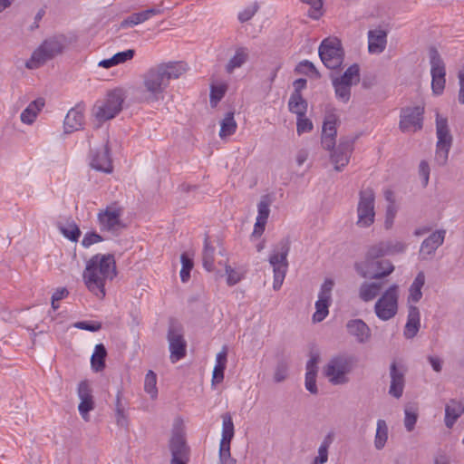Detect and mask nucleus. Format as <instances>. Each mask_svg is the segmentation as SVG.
<instances>
[{
  "mask_svg": "<svg viewBox=\"0 0 464 464\" xmlns=\"http://www.w3.org/2000/svg\"><path fill=\"white\" fill-rule=\"evenodd\" d=\"M170 360L176 362L186 355L187 343L183 337V329L180 324L172 321L168 331Z\"/></svg>",
  "mask_w": 464,
  "mask_h": 464,
  "instance_id": "obj_13",
  "label": "nucleus"
},
{
  "mask_svg": "<svg viewBox=\"0 0 464 464\" xmlns=\"http://www.w3.org/2000/svg\"><path fill=\"white\" fill-rule=\"evenodd\" d=\"M77 395L80 399L78 405L79 413L83 420L89 421L90 412L95 408V401L92 395V388L88 381L80 382L77 387Z\"/></svg>",
  "mask_w": 464,
  "mask_h": 464,
  "instance_id": "obj_18",
  "label": "nucleus"
},
{
  "mask_svg": "<svg viewBox=\"0 0 464 464\" xmlns=\"http://www.w3.org/2000/svg\"><path fill=\"white\" fill-rule=\"evenodd\" d=\"M68 44L63 34H55L46 38L41 45L34 51L31 58L25 63L30 70L37 69L48 61L61 54Z\"/></svg>",
  "mask_w": 464,
  "mask_h": 464,
  "instance_id": "obj_2",
  "label": "nucleus"
},
{
  "mask_svg": "<svg viewBox=\"0 0 464 464\" xmlns=\"http://www.w3.org/2000/svg\"><path fill=\"white\" fill-rule=\"evenodd\" d=\"M182 267L180 270V278L182 282H187L190 277V271L193 268V260L183 253L180 256Z\"/></svg>",
  "mask_w": 464,
  "mask_h": 464,
  "instance_id": "obj_47",
  "label": "nucleus"
},
{
  "mask_svg": "<svg viewBox=\"0 0 464 464\" xmlns=\"http://www.w3.org/2000/svg\"><path fill=\"white\" fill-rule=\"evenodd\" d=\"M169 446L172 457L170 464H188L189 460V448L180 430H173Z\"/></svg>",
  "mask_w": 464,
  "mask_h": 464,
  "instance_id": "obj_15",
  "label": "nucleus"
},
{
  "mask_svg": "<svg viewBox=\"0 0 464 464\" xmlns=\"http://www.w3.org/2000/svg\"><path fill=\"white\" fill-rule=\"evenodd\" d=\"M313 130L312 121L305 118V116H298L296 122V131L298 135H301L305 132H310Z\"/></svg>",
  "mask_w": 464,
  "mask_h": 464,
  "instance_id": "obj_51",
  "label": "nucleus"
},
{
  "mask_svg": "<svg viewBox=\"0 0 464 464\" xmlns=\"http://www.w3.org/2000/svg\"><path fill=\"white\" fill-rule=\"evenodd\" d=\"M320 361V355L318 353H312L310 354V359L306 363V372H317L318 367L317 364Z\"/></svg>",
  "mask_w": 464,
  "mask_h": 464,
  "instance_id": "obj_62",
  "label": "nucleus"
},
{
  "mask_svg": "<svg viewBox=\"0 0 464 464\" xmlns=\"http://www.w3.org/2000/svg\"><path fill=\"white\" fill-rule=\"evenodd\" d=\"M222 438L220 441L231 442L234 437V423L231 415L227 412L222 415Z\"/></svg>",
  "mask_w": 464,
  "mask_h": 464,
  "instance_id": "obj_42",
  "label": "nucleus"
},
{
  "mask_svg": "<svg viewBox=\"0 0 464 464\" xmlns=\"http://www.w3.org/2000/svg\"><path fill=\"white\" fill-rule=\"evenodd\" d=\"M225 269H226V274L227 276V285H234L241 280L240 275L235 269H233L230 266L226 265Z\"/></svg>",
  "mask_w": 464,
  "mask_h": 464,
  "instance_id": "obj_59",
  "label": "nucleus"
},
{
  "mask_svg": "<svg viewBox=\"0 0 464 464\" xmlns=\"http://www.w3.org/2000/svg\"><path fill=\"white\" fill-rule=\"evenodd\" d=\"M354 360L352 356L340 354L333 357L324 368V373L334 385L349 382V373L353 371Z\"/></svg>",
  "mask_w": 464,
  "mask_h": 464,
  "instance_id": "obj_6",
  "label": "nucleus"
},
{
  "mask_svg": "<svg viewBox=\"0 0 464 464\" xmlns=\"http://www.w3.org/2000/svg\"><path fill=\"white\" fill-rule=\"evenodd\" d=\"M296 70L300 72H304V73H306L307 72H310L314 74V76L315 78L321 77V74L318 72V70L315 68L314 64L312 62L307 61V60L301 62L298 64Z\"/></svg>",
  "mask_w": 464,
  "mask_h": 464,
  "instance_id": "obj_52",
  "label": "nucleus"
},
{
  "mask_svg": "<svg viewBox=\"0 0 464 464\" xmlns=\"http://www.w3.org/2000/svg\"><path fill=\"white\" fill-rule=\"evenodd\" d=\"M63 235L71 241L76 242L81 236V230L75 223L61 227Z\"/></svg>",
  "mask_w": 464,
  "mask_h": 464,
  "instance_id": "obj_49",
  "label": "nucleus"
},
{
  "mask_svg": "<svg viewBox=\"0 0 464 464\" xmlns=\"http://www.w3.org/2000/svg\"><path fill=\"white\" fill-rule=\"evenodd\" d=\"M375 220V193L372 188H362L359 191L357 204V221L359 227H369Z\"/></svg>",
  "mask_w": 464,
  "mask_h": 464,
  "instance_id": "obj_9",
  "label": "nucleus"
},
{
  "mask_svg": "<svg viewBox=\"0 0 464 464\" xmlns=\"http://www.w3.org/2000/svg\"><path fill=\"white\" fill-rule=\"evenodd\" d=\"M336 98L343 103H347L351 98V88L347 83L332 79Z\"/></svg>",
  "mask_w": 464,
  "mask_h": 464,
  "instance_id": "obj_41",
  "label": "nucleus"
},
{
  "mask_svg": "<svg viewBox=\"0 0 464 464\" xmlns=\"http://www.w3.org/2000/svg\"><path fill=\"white\" fill-rule=\"evenodd\" d=\"M84 124L83 109L77 105L72 108L65 116L63 128L65 133H72L82 128Z\"/></svg>",
  "mask_w": 464,
  "mask_h": 464,
  "instance_id": "obj_24",
  "label": "nucleus"
},
{
  "mask_svg": "<svg viewBox=\"0 0 464 464\" xmlns=\"http://www.w3.org/2000/svg\"><path fill=\"white\" fill-rule=\"evenodd\" d=\"M331 79L347 83L349 86L356 85L360 82V68L354 63L348 67L343 75L339 77L331 75Z\"/></svg>",
  "mask_w": 464,
  "mask_h": 464,
  "instance_id": "obj_35",
  "label": "nucleus"
},
{
  "mask_svg": "<svg viewBox=\"0 0 464 464\" xmlns=\"http://www.w3.org/2000/svg\"><path fill=\"white\" fill-rule=\"evenodd\" d=\"M288 363L285 360H280L275 368L274 381L276 383L284 382L288 376Z\"/></svg>",
  "mask_w": 464,
  "mask_h": 464,
  "instance_id": "obj_46",
  "label": "nucleus"
},
{
  "mask_svg": "<svg viewBox=\"0 0 464 464\" xmlns=\"http://www.w3.org/2000/svg\"><path fill=\"white\" fill-rule=\"evenodd\" d=\"M44 100L43 98H38L34 102H30V104L21 113V121L26 124H32L38 112L44 108Z\"/></svg>",
  "mask_w": 464,
  "mask_h": 464,
  "instance_id": "obj_31",
  "label": "nucleus"
},
{
  "mask_svg": "<svg viewBox=\"0 0 464 464\" xmlns=\"http://www.w3.org/2000/svg\"><path fill=\"white\" fill-rule=\"evenodd\" d=\"M116 275L114 256L97 254L87 261L82 278L87 289L98 299L102 300L106 295V281L112 280Z\"/></svg>",
  "mask_w": 464,
  "mask_h": 464,
  "instance_id": "obj_1",
  "label": "nucleus"
},
{
  "mask_svg": "<svg viewBox=\"0 0 464 464\" xmlns=\"http://www.w3.org/2000/svg\"><path fill=\"white\" fill-rule=\"evenodd\" d=\"M102 240H103V237L100 234L93 232V231L88 232L84 235V237L82 240V245L84 247H89L93 244L102 242Z\"/></svg>",
  "mask_w": 464,
  "mask_h": 464,
  "instance_id": "obj_54",
  "label": "nucleus"
},
{
  "mask_svg": "<svg viewBox=\"0 0 464 464\" xmlns=\"http://www.w3.org/2000/svg\"><path fill=\"white\" fill-rule=\"evenodd\" d=\"M333 286L334 282L331 279H326L322 285L318 300L315 303V313L313 315L314 322H322L328 315Z\"/></svg>",
  "mask_w": 464,
  "mask_h": 464,
  "instance_id": "obj_20",
  "label": "nucleus"
},
{
  "mask_svg": "<svg viewBox=\"0 0 464 464\" xmlns=\"http://www.w3.org/2000/svg\"><path fill=\"white\" fill-rule=\"evenodd\" d=\"M226 367L222 365H215L212 374V384L220 383L224 380V371Z\"/></svg>",
  "mask_w": 464,
  "mask_h": 464,
  "instance_id": "obj_63",
  "label": "nucleus"
},
{
  "mask_svg": "<svg viewBox=\"0 0 464 464\" xmlns=\"http://www.w3.org/2000/svg\"><path fill=\"white\" fill-rule=\"evenodd\" d=\"M424 284L425 275L422 271H420L418 273L410 287V295L408 298L409 302L418 303L420 300L422 296L421 288L424 285Z\"/></svg>",
  "mask_w": 464,
  "mask_h": 464,
  "instance_id": "obj_38",
  "label": "nucleus"
},
{
  "mask_svg": "<svg viewBox=\"0 0 464 464\" xmlns=\"http://www.w3.org/2000/svg\"><path fill=\"white\" fill-rule=\"evenodd\" d=\"M405 248L406 245L401 241H380L368 248L364 259H382L385 256L402 253Z\"/></svg>",
  "mask_w": 464,
  "mask_h": 464,
  "instance_id": "obj_16",
  "label": "nucleus"
},
{
  "mask_svg": "<svg viewBox=\"0 0 464 464\" xmlns=\"http://www.w3.org/2000/svg\"><path fill=\"white\" fill-rule=\"evenodd\" d=\"M290 247V237H283L276 245L274 246L272 253L269 256L268 261L273 267L274 272L273 288L275 290L280 289L285 277L289 265L287 256L289 254Z\"/></svg>",
  "mask_w": 464,
  "mask_h": 464,
  "instance_id": "obj_4",
  "label": "nucleus"
},
{
  "mask_svg": "<svg viewBox=\"0 0 464 464\" xmlns=\"http://www.w3.org/2000/svg\"><path fill=\"white\" fill-rule=\"evenodd\" d=\"M91 167L104 173H111L112 171V163L107 144L92 153Z\"/></svg>",
  "mask_w": 464,
  "mask_h": 464,
  "instance_id": "obj_23",
  "label": "nucleus"
},
{
  "mask_svg": "<svg viewBox=\"0 0 464 464\" xmlns=\"http://www.w3.org/2000/svg\"><path fill=\"white\" fill-rule=\"evenodd\" d=\"M123 213L124 208L117 201L101 208L97 214L101 232H108L113 236L119 235L126 227L122 220Z\"/></svg>",
  "mask_w": 464,
  "mask_h": 464,
  "instance_id": "obj_5",
  "label": "nucleus"
},
{
  "mask_svg": "<svg viewBox=\"0 0 464 464\" xmlns=\"http://www.w3.org/2000/svg\"><path fill=\"white\" fill-rule=\"evenodd\" d=\"M257 8H258V6L256 4H254L250 6H247L244 11L239 13V14H238L239 21L241 23H245V22H247L248 20H250L256 13Z\"/></svg>",
  "mask_w": 464,
  "mask_h": 464,
  "instance_id": "obj_58",
  "label": "nucleus"
},
{
  "mask_svg": "<svg viewBox=\"0 0 464 464\" xmlns=\"http://www.w3.org/2000/svg\"><path fill=\"white\" fill-rule=\"evenodd\" d=\"M353 150V140L349 138H342L338 146L330 150V160L334 165V169L337 171L343 169L349 163L351 155Z\"/></svg>",
  "mask_w": 464,
  "mask_h": 464,
  "instance_id": "obj_17",
  "label": "nucleus"
},
{
  "mask_svg": "<svg viewBox=\"0 0 464 464\" xmlns=\"http://www.w3.org/2000/svg\"><path fill=\"white\" fill-rule=\"evenodd\" d=\"M124 98L121 90L110 92L104 101L95 103L92 114L99 122L113 119L122 109Z\"/></svg>",
  "mask_w": 464,
  "mask_h": 464,
  "instance_id": "obj_8",
  "label": "nucleus"
},
{
  "mask_svg": "<svg viewBox=\"0 0 464 464\" xmlns=\"http://www.w3.org/2000/svg\"><path fill=\"white\" fill-rule=\"evenodd\" d=\"M169 82H167L159 64L150 68L142 75V82L140 87L141 100L151 103L160 101Z\"/></svg>",
  "mask_w": 464,
  "mask_h": 464,
  "instance_id": "obj_3",
  "label": "nucleus"
},
{
  "mask_svg": "<svg viewBox=\"0 0 464 464\" xmlns=\"http://www.w3.org/2000/svg\"><path fill=\"white\" fill-rule=\"evenodd\" d=\"M388 440V426L384 420H377L376 433L374 437V447L381 450L384 448Z\"/></svg>",
  "mask_w": 464,
  "mask_h": 464,
  "instance_id": "obj_39",
  "label": "nucleus"
},
{
  "mask_svg": "<svg viewBox=\"0 0 464 464\" xmlns=\"http://www.w3.org/2000/svg\"><path fill=\"white\" fill-rule=\"evenodd\" d=\"M463 411L464 409L459 401L450 400L445 408V425L451 428Z\"/></svg>",
  "mask_w": 464,
  "mask_h": 464,
  "instance_id": "obj_33",
  "label": "nucleus"
},
{
  "mask_svg": "<svg viewBox=\"0 0 464 464\" xmlns=\"http://www.w3.org/2000/svg\"><path fill=\"white\" fill-rule=\"evenodd\" d=\"M107 351L102 343L96 344L94 352L91 357L92 367L95 372H101L105 368V358Z\"/></svg>",
  "mask_w": 464,
  "mask_h": 464,
  "instance_id": "obj_37",
  "label": "nucleus"
},
{
  "mask_svg": "<svg viewBox=\"0 0 464 464\" xmlns=\"http://www.w3.org/2000/svg\"><path fill=\"white\" fill-rule=\"evenodd\" d=\"M445 234V230H437L422 242L420 249L421 259H428L434 255L439 246L443 244Z\"/></svg>",
  "mask_w": 464,
  "mask_h": 464,
  "instance_id": "obj_22",
  "label": "nucleus"
},
{
  "mask_svg": "<svg viewBox=\"0 0 464 464\" xmlns=\"http://www.w3.org/2000/svg\"><path fill=\"white\" fill-rule=\"evenodd\" d=\"M249 53L246 47H237L235 54L229 59L226 65V72L232 73L235 69L240 68L248 60Z\"/></svg>",
  "mask_w": 464,
  "mask_h": 464,
  "instance_id": "obj_32",
  "label": "nucleus"
},
{
  "mask_svg": "<svg viewBox=\"0 0 464 464\" xmlns=\"http://www.w3.org/2000/svg\"><path fill=\"white\" fill-rule=\"evenodd\" d=\"M404 413V426L408 431H412L418 420V409L414 404H408Z\"/></svg>",
  "mask_w": 464,
  "mask_h": 464,
  "instance_id": "obj_43",
  "label": "nucleus"
},
{
  "mask_svg": "<svg viewBox=\"0 0 464 464\" xmlns=\"http://www.w3.org/2000/svg\"><path fill=\"white\" fill-rule=\"evenodd\" d=\"M423 106L406 107L401 111L400 130L402 132L417 131L423 126Z\"/></svg>",
  "mask_w": 464,
  "mask_h": 464,
  "instance_id": "obj_14",
  "label": "nucleus"
},
{
  "mask_svg": "<svg viewBox=\"0 0 464 464\" xmlns=\"http://www.w3.org/2000/svg\"><path fill=\"white\" fill-rule=\"evenodd\" d=\"M215 248L210 246L208 238L206 237L204 241V249L202 253V263L203 266L208 272L215 269L214 266Z\"/></svg>",
  "mask_w": 464,
  "mask_h": 464,
  "instance_id": "obj_40",
  "label": "nucleus"
},
{
  "mask_svg": "<svg viewBox=\"0 0 464 464\" xmlns=\"http://www.w3.org/2000/svg\"><path fill=\"white\" fill-rule=\"evenodd\" d=\"M75 327L82 330H87L90 332H96L102 328V324L98 322H78L75 324Z\"/></svg>",
  "mask_w": 464,
  "mask_h": 464,
  "instance_id": "obj_60",
  "label": "nucleus"
},
{
  "mask_svg": "<svg viewBox=\"0 0 464 464\" xmlns=\"http://www.w3.org/2000/svg\"><path fill=\"white\" fill-rule=\"evenodd\" d=\"M270 204L271 199L268 195H265L261 197V199L257 205V217L256 220L267 222L269 214H270Z\"/></svg>",
  "mask_w": 464,
  "mask_h": 464,
  "instance_id": "obj_44",
  "label": "nucleus"
},
{
  "mask_svg": "<svg viewBox=\"0 0 464 464\" xmlns=\"http://www.w3.org/2000/svg\"><path fill=\"white\" fill-rule=\"evenodd\" d=\"M346 328L348 333L361 343L368 342L371 337L369 326L361 319L348 321Z\"/></svg>",
  "mask_w": 464,
  "mask_h": 464,
  "instance_id": "obj_25",
  "label": "nucleus"
},
{
  "mask_svg": "<svg viewBox=\"0 0 464 464\" xmlns=\"http://www.w3.org/2000/svg\"><path fill=\"white\" fill-rule=\"evenodd\" d=\"M338 122L339 117L334 110L328 111L324 120L321 138L322 146L326 150H333L335 145Z\"/></svg>",
  "mask_w": 464,
  "mask_h": 464,
  "instance_id": "obj_19",
  "label": "nucleus"
},
{
  "mask_svg": "<svg viewBox=\"0 0 464 464\" xmlns=\"http://www.w3.org/2000/svg\"><path fill=\"white\" fill-rule=\"evenodd\" d=\"M302 2L309 5L311 7L308 11V15L313 19H318L322 15V0H302Z\"/></svg>",
  "mask_w": 464,
  "mask_h": 464,
  "instance_id": "obj_48",
  "label": "nucleus"
},
{
  "mask_svg": "<svg viewBox=\"0 0 464 464\" xmlns=\"http://www.w3.org/2000/svg\"><path fill=\"white\" fill-rule=\"evenodd\" d=\"M436 134L438 141L434 160L439 166H444L448 161L453 137L450 134L447 118L441 117L439 112L436 114Z\"/></svg>",
  "mask_w": 464,
  "mask_h": 464,
  "instance_id": "obj_7",
  "label": "nucleus"
},
{
  "mask_svg": "<svg viewBox=\"0 0 464 464\" xmlns=\"http://www.w3.org/2000/svg\"><path fill=\"white\" fill-rule=\"evenodd\" d=\"M383 287V282H364L359 289V297L364 302H370L379 295Z\"/></svg>",
  "mask_w": 464,
  "mask_h": 464,
  "instance_id": "obj_30",
  "label": "nucleus"
},
{
  "mask_svg": "<svg viewBox=\"0 0 464 464\" xmlns=\"http://www.w3.org/2000/svg\"><path fill=\"white\" fill-rule=\"evenodd\" d=\"M399 285L392 284L381 295L374 304L376 316L388 321L393 318L398 312Z\"/></svg>",
  "mask_w": 464,
  "mask_h": 464,
  "instance_id": "obj_10",
  "label": "nucleus"
},
{
  "mask_svg": "<svg viewBox=\"0 0 464 464\" xmlns=\"http://www.w3.org/2000/svg\"><path fill=\"white\" fill-rule=\"evenodd\" d=\"M317 372H306L305 373V388L312 394H317L318 389L316 386Z\"/></svg>",
  "mask_w": 464,
  "mask_h": 464,
  "instance_id": "obj_53",
  "label": "nucleus"
},
{
  "mask_svg": "<svg viewBox=\"0 0 464 464\" xmlns=\"http://www.w3.org/2000/svg\"><path fill=\"white\" fill-rule=\"evenodd\" d=\"M230 456V442L220 441L219 459L221 463L226 464Z\"/></svg>",
  "mask_w": 464,
  "mask_h": 464,
  "instance_id": "obj_61",
  "label": "nucleus"
},
{
  "mask_svg": "<svg viewBox=\"0 0 464 464\" xmlns=\"http://www.w3.org/2000/svg\"><path fill=\"white\" fill-rule=\"evenodd\" d=\"M355 269L362 277L382 279L394 271V266L388 259H364L355 264Z\"/></svg>",
  "mask_w": 464,
  "mask_h": 464,
  "instance_id": "obj_12",
  "label": "nucleus"
},
{
  "mask_svg": "<svg viewBox=\"0 0 464 464\" xmlns=\"http://www.w3.org/2000/svg\"><path fill=\"white\" fill-rule=\"evenodd\" d=\"M227 92V86L225 84H219L217 86H212L210 92V102L213 106L224 97Z\"/></svg>",
  "mask_w": 464,
  "mask_h": 464,
  "instance_id": "obj_50",
  "label": "nucleus"
},
{
  "mask_svg": "<svg viewBox=\"0 0 464 464\" xmlns=\"http://www.w3.org/2000/svg\"><path fill=\"white\" fill-rule=\"evenodd\" d=\"M419 173L423 179V185L427 186L430 178V166L426 160H421L419 166Z\"/></svg>",
  "mask_w": 464,
  "mask_h": 464,
  "instance_id": "obj_64",
  "label": "nucleus"
},
{
  "mask_svg": "<svg viewBox=\"0 0 464 464\" xmlns=\"http://www.w3.org/2000/svg\"><path fill=\"white\" fill-rule=\"evenodd\" d=\"M145 22L144 21V17L141 16L140 13H134L132 14H130V16H128L126 19H124L121 23V28H126V27H129V26H133V25H137L139 24H141Z\"/></svg>",
  "mask_w": 464,
  "mask_h": 464,
  "instance_id": "obj_56",
  "label": "nucleus"
},
{
  "mask_svg": "<svg viewBox=\"0 0 464 464\" xmlns=\"http://www.w3.org/2000/svg\"><path fill=\"white\" fill-rule=\"evenodd\" d=\"M135 51L133 49H128L123 52L117 53L113 55L116 65L123 63L127 61L131 60L134 57Z\"/></svg>",
  "mask_w": 464,
  "mask_h": 464,
  "instance_id": "obj_57",
  "label": "nucleus"
},
{
  "mask_svg": "<svg viewBox=\"0 0 464 464\" xmlns=\"http://www.w3.org/2000/svg\"><path fill=\"white\" fill-rule=\"evenodd\" d=\"M391 385L389 393L394 398H401L405 385V371L402 367H398L393 362L390 366Z\"/></svg>",
  "mask_w": 464,
  "mask_h": 464,
  "instance_id": "obj_21",
  "label": "nucleus"
},
{
  "mask_svg": "<svg viewBox=\"0 0 464 464\" xmlns=\"http://www.w3.org/2000/svg\"><path fill=\"white\" fill-rule=\"evenodd\" d=\"M237 128V124L234 118V112H227L220 122L219 137L224 140L233 135L236 132Z\"/></svg>",
  "mask_w": 464,
  "mask_h": 464,
  "instance_id": "obj_36",
  "label": "nucleus"
},
{
  "mask_svg": "<svg viewBox=\"0 0 464 464\" xmlns=\"http://www.w3.org/2000/svg\"><path fill=\"white\" fill-rule=\"evenodd\" d=\"M144 390L150 395L152 399L157 397V375L151 370H150L145 376Z\"/></svg>",
  "mask_w": 464,
  "mask_h": 464,
  "instance_id": "obj_45",
  "label": "nucleus"
},
{
  "mask_svg": "<svg viewBox=\"0 0 464 464\" xmlns=\"http://www.w3.org/2000/svg\"><path fill=\"white\" fill-rule=\"evenodd\" d=\"M420 311L414 305L409 306L408 320L404 328V336L407 339L413 338L420 329Z\"/></svg>",
  "mask_w": 464,
  "mask_h": 464,
  "instance_id": "obj_28",
  "label": "nucleus"
},
{
  "mask_svg": "<svg viewBox=\"0 0 464 464\" xmlns=\"http://www.w3.org/2000/svg\"><path fill=\"white\" fill-rule=\"evenodd\" d=\"M429 57L430 63V74L435 77H445L446 68L445 63L440 57L439 51L435 47L429 49Z\"/></svg>",
  "mask_w": 464,
  "mask_h": 464,
  "instance_id": "obj_29",
  "label": "nucleus"
},
{
  "mask_svg": "<svg viewBox=\"0 0 464 464\" xmlns=\"http://www.w3.org/2000/svg\"><path fill=\"white\" fill-rule=\"evenodd\" d=\"M289 111L298 116H305L307 111V102L302 97L301 93L293 92L288 102Z\"/></svg>",
  "mask_w": 464,
  "mask_h": 464,
  "instance_id": "obj_34",
  "label": "nucleus"
},
{
  "mask_svg": "<svg viewBox=\"0 0 464 464\" xmlns=\"http://www.w3.org/2000/svg\"><path fill=\"white\" fill-rule=\"evenodd\" d=\"M431 89L432 92L435 95H440L444 89L446 84V78L445 77H435L431 76Z\"/></svg>",
  "mask_w": 464,
  "mask_h": 464,
  "instance_id": "obj_55",
  "label": "nucleus"
},
{
  "mask_svg": "<svg viewBox=\"0 0 464 464\" xmlns=\"http://www.w3.org/2000/svg\"><path fill=\"white\" fill-rule=\"evenodd\" d=\"M163 75L169 83V80L179 79L187 71L186 63L182 62H169L159 64Z\"/></svg>",
  "mask_w": 464,
  "mask_h": 464,
  "instance_id": "obj_27",
  "label": "nucleus"
},
{
  "mask_svg": "<svg viewBox=\"0 0 464 464\" xmlns=\"http://www.w3.org/2000/svg\"><path fill=\"white\" fill-rule=\"evenodd\" d=\"M343 55L342 44L337 38H326L319 46L320 59L328 69L339 68L343 62Z\"/></svg>",
  "mask_w": 464,
  "mask_h": 464,
  "instance_id": "obj_11",
  "label": "nucleus"
},
{
  "mask_svg": "<svg viewBox=\"0 0 464 464\" xmlns=\"http://www.w3.org/2000/svg\"><path fill=\"white\" fill-rule=\"evenodd\" d=\"M387 33L382 29L371 30L368 33V50L372 53H380L387 43Z\"/></svg>",
  "mask_w": 464,
  "mask_h": 464,
  "instance_id": "obj_26",
  "label": "nucleus"
}]
</instances>
